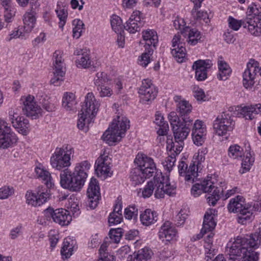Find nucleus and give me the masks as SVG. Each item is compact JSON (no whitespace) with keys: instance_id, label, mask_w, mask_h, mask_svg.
Listing matches in <instances>:
<instances>
[{"instance_id":"obj_36","label":"nucleus","mask_w":261,"mask_h":261,"mask_svg":"<svg viewBox=\"0 0 261 261\" xmlns=\"http://www.w3.org/2000/svg\"><path fill=\"white\" fill-rule=\"evenodd\" d=\"M35 12L31 10L26 12L23 15L24 29L27 32H30L34 28L36 21Z\"/></svg>"},{"instance_id":"obj_54","label":"nucleus","mask_w":261,"mask_h":261,"mask_svg":"<svg viewBox=\"0 0 261 261\" xmlns=\"http://www.w3.org/2000/svg\"><path fill=\"white\" fill-rule=\"evenodd\" d=\"M109 79L108 77L107 73L104 72L97 73L96 77L94 79V84L98 87L103 86L102 84L108 82Z\"/></svg>"},{"instance_id":"obj_43","label":"nucleus","mask_w":261,"mask_h":261,"mask_svg":"<svg viewBox=\"0 0 261 261\" xmlns=\"http://www.w3.org/2000/svg\"><path fill=\"white\" fill-rule=\"evenodd\" d=\"M81 56L76 60V65L78 67L87 68L91 66V60L89 53L81 51Z\"/></svg>"},{"instance_id":"obj_38","label":"nucleus","mask_w":261,"mask_h":261,"mask_svg":"<svg viewBox=\"0 0 261 261\" xmlns=\"http://www.w3.org/2000/svg\"><path fill=\"white\" fill-rule=\"evenodd\" d=\"M73 241L70 238L64 240L63 246L61 249V254L63 259H67L72 254L73 251Z\"/></svg>"},{"instance_id":"obj_7","label":"nucleus","mask_w":261,"mask_h":261,"mask_svg":"<svg viewBox=\"0 0 261 261\" xmlns=\"http://www.w3.org/2000/svg\"><path fill=\"white\" fill-rule=\"evenodd\" d=\"M204 179L201 183H197L193 186L191 193L197 197L202 193H207L206 199L210 205L215 206L223 193V190L220 187H215L211 179Z\"/></svg>"},{"instance_id":"obj_13","label":"nucleus","mask_w":261,"mask_h":261,"mask_svg":"<svg viewBox=\"0 0 261 261\" xmlns=\"http://www.w3.org/2000/svg\"><path fill=\"white\" fill-rule=\"evenodd\" d=\"M17 141V137L9 124L0 120V147L6 149L12 147Z\"/></svg>"},{"instance_id":"obj_29","label":"nucleus","mask_w":261,"mask_h":261,"mask_svg":"<svg viewBox=\"0 0 261 261\" xmlns=\"http://www.w3.org/2000/svg\"><path fill=\"white\" fill-rule=\"evenodd\" d=\"M142 38L144 43V47L155 49L159 41L157 32L151 29H147L142 32Z\"/></svg>"},{"instance_id":"obj_39","label":"nucleus","mask_w":261,"mask_h":261,"mask_svg":"<svg viewBox=\"0 0 261 261\" xmlns=\"http://www.w3.org/2000/svg\"><path fill=\"white\" fill-rule=\"evenodd\" d=\"M246 19L250 18L252 20L261 21V8L254 3L248 8Z\"/></svg>"},{"instance_id":"obj_33","label":"nucleus","mask_w":261,"mask_h":261,"mask_svg":"<svg viewBox=\"0 0 261 261\" xmlns=\"http://www.w3.org/2000/svg\"><path fill=\"white\" fill-rule=\"evenodd\" d=\"M158 219V214L154 211L146 209L140 215V220L142 224L145 226H150L155 223Z\"/></svg>"},{"instance_id":"obj_48","label":"nucleus","mask_w":261,"mask_h":261,"mask_svg":"<svg viewBox=\"0 0 261 261\" xmlns=\"http://www.w3.org/2000/svg\"><path fill=\"white\" fill-rule=\"evenodd\" d=\"M152 254L153 252L150 248L148 247H144L138 250L136 255H137L141 260L149 261Z\"/></svg>"},{"instance_id":"obj_63","label":"nucleus","mask_w":261,"mask_h":261,"mask_svg":"<svg viewBox=\"0 0 261 261\" xmlns=\"http://www.w3.org/2000/svg\"><path fill=\"white\" fill-rule=\"evenodd\" d=\"M194 96L197 101H205V95L204 91L198 87L194 91Z\"/></svg>"},{"instance_id":"obj_18","label":"nucleus","mask_w":261,"mask_h":261,"mask_svg":"<svg viewBox=\"0 0 261 261\" xmlns=\"http://www.w3.org/2000/svg\"><path fill=\"white\" fill-rule=\"evenodd\" d=\"M46 216H50L54 221L61 226L68 225L72 220L69 212L64 208H58L54 210L53 208L48 207L44 211Z\"/></svg>"},{"instance_id":"obj_44","label":"nucleus","mask_w":261,"mask_h":261,"mask_svg":"<svg viewBox=\"0 0 261 261\" xmlns=\"http://www.w3.org/2000/svg\"><path fill=\"white\" fill-rule=\"evenodd\" d=\"M228 154L233 159H241L243 155V149L237 144L232 145L229 147Z\"/></svg>"},{"instance_id":"obj_61","label":"nucleus","mask_w":261,"mask_h":261,"mask_svg":"<svg viewBox=\"0 0 261 261\" xmlns=\"http://www.w3.org/2000/svg\"><path fill=\"white\" fill-rule=\"evenodd\" d=\"M97 90L99 91L100 97H110L113 94V91L110 87L103 85L98 87Z\"/></svg>"},{"instance_id":"obj_1","label":"nucleus","mask_w":261,"mask_h":261,"mask_svg":"<svg viewBox=\"0 0 261 261\" xmlns=\"http://www.w3.org/2000/svg\"><path fill=\"white\" fill-rule=\"evenodd\" d=\"M260 244L259 236L257 233L251 234L246 237H238L231 244L229 248L230 255L241 257L242 261H258V253L254 250L257 248Z\"/></svg>"},{"instance_id":"obj_34","label":"nucleus","mask_w":261,"mask_h":261,"mask_svg":"<svg viewBox=\"0 0 261 261\" xmlns=\"http://www.w3.org/2000/svg\"><path fill=\"white\" fill-rule=\"evenodd\" d=\"M219 73L217 77L219 80L225 81L230 76L231 69L229 65L220 57L218 61Z\"/></svg>"},{"instance_id":"obj_4","label":"nucleus","mask_w":261,"mask_h":261,"mask_svg":"<svg viewBox=\"0 0 261 261\" xmlns=\"http://www.w3.org/2000/svg\"><path fill=\"white\" fill-rule=\"evenodd\" d=\"M100 106L99 102L95 99L92 93H88L82 105L77 123V127L87 132L88 125L95 118Z\"/></svg>"},{"instance_id":"obj_57","label":"nucleus","mask_w":261,"mask_h":261,"mask_svg":"<svg viewBox=\"0 0 261 261\" xmlns=\"http://www.w3.org/2000/svg\"><path fill=\"white\" fill-rule=\"evenodd\" d=\"M14 193V189L12 187L4 186L0 188V199L8 198Z\"/></svg>"},{"instance_id":"obj_51","label":"nucleus","mask_w":261,"mask_h":261,"mask_svg":"<svg viewBox=\"0 0 261 261\" xmlns=\"http://www.w3.org/2000/svg\"><path fill=\"white\" fill-rule=\"evenodd\" d=\"M123 233V229L121 228H117L111 229L109 235L112 240L114 241L115 243H118L120 241Z\"/></svg>"},{"instance_id":"obj_12","label":"nucleus","mask_w":261,"mask_h":261,"mask_svg":"<svg viewBox=\"0 0 261 261\" xmlns=\"http://www.w3.org/2000/svg\"><path fill=\"white\" fill-rule=\"evenodd\" d=\"M63 52L56 50L53 54L54 77L50 80L51 84L60 86L63 81L65 74V64L63 59Z\"/></svg>"},{"instance_id":"obj_49","label":"nucleus","mask_w":261,"mask_h":261,"mask_svg":"<svg viewBox=\"0 0 261 261\" xmlns=\"http://www.w3.org/2000/svg\"><path fill=\"white\" fill-rule=\"evenodd\" d=\"M138 214V208L135 205H129L124 210V217L128 220L136 219Z\"/></svg>"},{"instance_id":"obj_19","label":"nucleus","mask_w":261,"mask_h":261,"mask_svg":"<svg viewBox=\"0 0 261 261\" xmlns=\"http://www.w3.org/2000/svg\"><path fill=\"white\" fill-rule=\"evenodd\" d=\"M87 194L89 207L92 209H94L97 206L101 197L98 182L94 177L91 179Z\"/></svg>"},{"instance_id":"obj_42","label":"nucleus","mask_w":261,"mask_h":261,"mask_svg":"<svg viewBox=\"0 0 261 261\" xmlns=\"http://www.w3.org/2000/svg\"><path fill=\"white\" fill-rule=\"evenodd\" d=\"M200 8L193 7L191 11V15L193 18L197 20H203L206 23L210 21L209 16L206 11L199 10Z\"/></svg>"},{"instance_id":"obj_45","label":"nucleus","mask_w":261,"mask_h":261,"mask_svg":"<svg viewBox=\"0 0 261 261\" xmlns=\"http://www.w3.org/2000/svg\"><path fill=\"white\" fill-rule=\"evenodd\" d=\"M72 25L74 26L73 28V37L78 39L82 35L83 31L85 29L84 24L83 21L80 19H75L72 21Z\"/></svg>"},{"instance_id":"obj_30","label":"nucleus","mask_w":261,"mask_h":261,"mask_svg":"<svg viewBox=\"0 0 261 261\" xmlns=\"http://www.w3.org/2000/svg\"><path fill=\"white\" fill-rule=\"evenodd\" d=\"M181 35L187 38V41L191 45H196L201 39L200 32L195 28L185 27L181 31Z\"/></svg>"},{"instance_id":"obj_28","label":"nucleus","mask_w":261,"mask_h":261,"mask_svg":"<svg viewBox=\"0 0 261 261\" xmlns=\"http://www.w3.org/2000/svg\"><path fill=\"white\" fill-rule=\"evenodd\" d=\"M95 168L98 176H109L111 166L108 156H101L99 157L96 161Z\"/></svg>"},{"instance_id":"obj_22","label":"nucleus","mask_w":261,"mask_h":261,"mask_svg":"<svg viewBox=\"0 0 261 261\" xmlns=\"http://www.w3.org/2000/svg\"><path fill=\"white\" fill-rule=\"evenodd\" d=\"M181 36L177 34L175 35L172 39V47L171 54L179 63H182L185 61L186 50L184 46L185 43L181 41Z\"/></svg>"},{"instance_id":"obj_23","label":"nucleus","mask_w":261,"mask_h":261,"mask_svg":"<svg viewBox=\"0 0 261 261\" xmlns=\"http://www.w3.org/2000/svg\"><path fill=\"white\" fill-rule=\"evenodd\" d=\"M213 64L210 60H199L194 62L192 68L195 70V78L198 81H202L207 78V69Z\"/></svg>"},{"instance_id":"obj_58","label":"nucleus","mask_w":261,"mask_h":261,"mask_svg":"<svg viewBox=\"0 0 261 261\" xmlns=\"http://www.w3.org/2000/svg\"><path fill=\"white\" fill-rule=\"evenodd\" d=\"M250 155V153H249V155H248L247 154L246 158L243 159L242 161V167L244 170L243 172L249 171L250 170V166L252 165V163L254 162V159L251 158Z\"/></svg>"},{"instance_id":"obj_32","label":"nucleus","mask_w":261,"mask_h":261,"mask_svg":"<svg viewBox=\"0 0 261 261\" xmlns=\"http://www.w3.org/2000/svg\"><path fill=\"white\" fill-rule=\"evenodd\" d=\"M35 172L38 178L40 179L47 188H51L54 186L53 179L49 171L43 168L37 167Z\"/></svg>"},{"instance_id":"obj_2","label":"nucleus","mask_w":261,"mask_h":261,"mask_svg":"<svg viewBox=\"0 0 261 261\" xmlns=\"http://www.w3.org/2000/svg\"><path fill=\"white\" fill-rule=\"evenodd\" d=\"M154 189V196L156 198H163L165 194L173 196L176 193V187L171 185L169 178H165L161 173L156 174L153 179L147 182L142 189V196L144 198L150 197Z\"/></svg>"},{"instance_id":"obj_41","label":"nucleus","mask_w":261,"mask_h":261,"mask_svg":"<svg viewBox=\"0 0 261 261\" xmlns=\"http://www.w3.org/2000/svg\"><path fill=\"white\" fill-rule=\"evenodd\" d=\"M130 180L135 185L143 183L147 177L145 174L141 171L138 167L133 169L130 174Z\"/></svg>"},{"instance_id":"obj_3","label":"nucleus","mask_w":261,"mask_h":261,"mask_svg":"<svg viewBox=\"0 0 261 261\" xmlns=\"http://www.w3.org/2000/svg\"><path fill=\"white\" fill-rule=\"evenodd\" d=\"M168 119L172 127L175 142H173L172 139H167V149L171 152V154L176 155L182 150L184 145V141L188 136L190 129L186 127L181 128L177 125L178 119L174 112L169 113Z\"/></svg>"},{"instance_id":"obj_52","label":"nucleus","mask_w":261,"mask_h":261,"mask_svg":"<svg viewBox=\"0 0 261 261\" xmlns=\"http://www.w3.org/2000/svg\"><path fill=\"white\" fill-rule=\"evenodd\" d=\"M192 133H199L200 134H205L206 126L204 122L200 120H196L193 124L192 129Z\"/></svg>"},{"instance_id":"obj_37","label":"nucleus","mask_w":261,"mask_h":261,"mask_svg":"<svg viewBox=\"0 0 261 261\" xmlns=\"http://www.w3.org/2000/svg\"><path fill=\"white\" fill-rule=\"evenodd\" d=\"M76 105L75 95L71 92L64 93L62 98V106L66 111L73 110Z\"/></svg>"},{"instance_id":"obj_17","label":"nucleus","mask_w":261,"mask_h":261,"mask_svg":"<svg viewBox=\"0 0 261 261\" xmlns=\"http://www.w3.org/2000/svg\"><path fill=\"white\" fill-rule=\"evenodd\" d=\"M258 62L250 60L247 64V68L243 73V85L246 89H251L255 84L257 73Z\"/></svg>"},{"instance_id":"obj_35","label":"nucleus","mask_w":261,"mask_h":261,"mask_svg":"<svg viewBox=\"0 0 261 261\" xmlns=\"http://www.w3.org/2000/svg\"><path fill=\"white\" fill-rule=\"evenodd\" d=\"M244 28H247L249 32L256 37L261 36L260 21L252 20L250 18L246 19Z\"/></svg>"},{"instance_id":"obj_46","label":"nucleus","mask_w":261,"mask_h":261,"mask_svg":"<svg viewBox=\"0 0 261 261\" xmlns=\"http://www.w3.org/2000/svg\"><path fill=\"white\" fill-rule=\"evenodd\" d=\"M111 24L112 29L116 33L121 32L122 30V21L120 17L116 15H113L111 19Z\"/></svg>"},{"instance_id":"obj_24","label":"nucleus","mask_w":261,"mask_h":261,"mask_svg":"<svg viewBox=\"0 0 261 261\" xmlns=\"http://www.w3.org/2000/svg\"><path fill=\"white\" fill-rule=\"evenodd\" d=\"M142 13L139 11H134L124 25V28L130 33H135L140 30V27L143 25L142 21Z\"/></svg>"},{"instance_id":"obj_60","label":"nucleus","mask_w":261,"mask_h":261,"mask_svg":"<svg viewBox=\"0 0 261 261\" xmlns=\"http://www.w3.org/2000/svg\"><path fill=\"white\" fill-rule=\"evenodd\" d=\"M122 219V215L115 214V213H111L109 217L108 222L110 226L119 224Z\"/></svg>"},{"instance_id":"obj_9","label":"nucleus","mask_w":261,"mask_h":261,"mask_svg":"<svg viewBox=\"0 0 261 261\" xmlns=\"http://www.w3.org/2000/svg\"><path fill=\"white\" fill-rule=\"evenodd\" d=\"M76 172H71L68 169L63 170L60 173L61 186L71 192H79L83 187L85 181Z\"/></svg>"},{"instance_id":"obj_10","label":"nucleus","mask_w":261,"mask_h":261,"mask_svg":"<svg viewBox=\"0 0 261 261\" xmlns=\"http://www.w3.org/2000/svg\"><path fill=\"white\" fill-rule=\"evenodd\" d=\"M73 150L68 145L65 148H57L50 159V164L53 168L58 170L67 168L71 165V154Z\"/></svg>"},{"instance_id":"obj_20","label":"nucleus","mask_w":261,"mask_h":261,"mask_svg":"<svg viewBox=\"0 0 261 261\" xmlns=\"http://www.w3.org/2000/svg\"><path fill=\"white\" fill-rule=\"evenodd\" d=\"M138 92L142 102L145 103L154 100L158 92L151 81L149 79H145L142 81Z\"/></svg>"},{"instance_id":"obj_16","label":"nucleus","mask_w":261,"mask_h":261,"mask_svg":"<svg viewBox=\"0 0 261 261\" xmlns=\"http://www.w3.org/2000/svg\"><path fill=\"white\" fill-rule=\"evenodd\" d=\"M22 112L32 119L38 118L42 115V109L34 100L33 96L29 95L24 98Z\"/></svg>"},{"instance_id":"obj_55","label":"nucleus","mask_w":261,"mask_h":261,"mask_svg":"<svg viewBox=\"0 0 261 261\" xmlns=\"http://www.w3.org/2000/svg\"><path fill=\"white\" fill-rule=\"evenodd\" d=\"M207 153L206 149L199 150L195 161L192 164H195L196 167V170L198 171V169L201 163L205 160V154Z\"/></svg>"},{"instance_id":"obj_15","label":"nucleus","mask_w":261,"mask_h":261,"mask_svg":"<svg viewBox=\"0 0 261 261\" xmlns=\"http://www.w3.org/2000/svg\"><path fill=\"white\" fill-rule=\"evenodd\" d=\"M134 163L138 166L147 177H150L156 174V168L153 160L146 155L138 153Z\"/></svg>"},{"instance_id":"obj_27","label":"nucleus","mask_w":261,"mask_h":261,"mask_svg":"<svg viewBox=\"0 0 261 261\" xmlns=\"http://www.w3.org/2000/svg\"><path fill=\"white\" fill-rule=\"evenodd\" d=\"M159 238L162 241H170L177 234L176 229L172 226L171 222L166 221L161 226L158 233Z\"/></svg>"},{"instance_id":"obj_14","label":"nucleus","mask_w":261,"mask_h":261,"mask_svg":"<svg viewBox=\"0 0 261 261\" xmlns=\"http://www.w3.org/2000/svg\"><path fill=\"white\" fill-rule=\"evenodd\" d=\"M48 188L39 187L35 192L28 191L25 195L27 203L37 206L46 202L50 196Z\"/></svg>"},{"instance_id":"obj_56","label":"nucleus","mask_w":261,"mask_h":261,"mask_svg":"<svg viewBox=\"0 0 261 261\" xmlns=\"http://www.w3.org/2000/svg\"><path fill=\"white\" fill-rule=\"evenodd\" d=\"M175 155L174 154H171L165 159V162L163 163L164 168L169 172H170L172 167L174 166L175 162Z\"/></svg>"},{"instance_id":"obj_40","label":"nucleus","mask_w":261,"mask_h":261,"mask_svg":"<svg viewBox=\"0 0 261 261\" xmlns=\"http://www.w3.org/2000/svg\"><path fill=\"white\" fill-rule=\"evenodd\" d=\"M90 164L88 161H84L76 164L74 172L78 173L80 177L85 182L88 174L87 171L90 169Z\"/></svg>"},{"instance_id":"obj_64","label":"nucleus","mask_w":261,"mask_h":261,"mask_svg":"<svg viewBox=\"0 0 261 261\" xmlns=\"http://www.w3.org/2000/svg\"><path fill=\"white\" fill-rule=\"evenodd\" d=\"M108 247V245L106 242L103 243L99 249L100 257L103 258H106L107 256L111 255L108 252H106L107 249Z\"/></svg>"},{"instance_id":"obj_31","label":"nucleus","mask_w":261,"mask_h":261,"mask_svg":"<svg viewBox=\"0 0 261 261\" xmlns=\"http://www.w3.org/2000/svg\"><path fill=\"white\" fill-rule=\"evenodd\" d=\"M261 113V103L247 106L241 109V114L247 120H253L257 114Z\"/></svg>"},{"instance_id":"obj_53","label":"nucleus","mask_w":261,"mask_h":261,"mask_svg":"<svg viewBox=\"0 0 261 261\" xmlns=\"http://www.w3.org/2000/svg\"><path fill=\"white\" fill-rule=\"evenodd\" d=\"M56 12L57 16L60 20L59 27L60 28L63 29L66 22V19L68 16L67 11L64 9H62L60 10H56Z\"/></svg>"},{"instance_id":"obj_21","label":"nucleus","mask_w":261,"mask_h":261,"mask_svg":"<svg viewBox=\"0 0 261 261\" xmlns=\"http://www.w3.org/2000/svg\"><path fill=\"white\" fill-rule=\"evenodd\" d=\"M178 168L179 175L184 177L185 181L193 183L197 179L198 172L196 170L195 164L191 163L188 168V165L185 162L181 161L178 164Z\"/></svg>"},{"instance_id":"obj_50","label":"nucleus","mask_w":261,"mask_h":261,"mask_svg":"<svg viewBox=\"0 0 261 261\" xmlns=\"http://www.w3.org/2000/svg\"><path fill=\"white\" fill-rule=\"evenodd\" d=\"M229 27L234 31H238L241 26L244 28L246 19L238 20L231 16H229L228 19Z\"/></svg>"},{"instance_id":"obj_26","label":"nucleus","mask_w":261,"mask_h":261,"mask_svg":"<svg viewBox=\"0 0 261 261\" xmlns=\"http://www.w3.org/2000/svg\"><path fill=\"white\" fill-rule=\"evenodd\" d=\"M216 225V222L214 220V216L212 214L206 213L204 216L202 228L200 232L193 237L194 241L200 239L203 236L207 233V232L213 230Z\"/></svg>"},{"instance_id":"obj_25","label":"nucleus","mask_w":261,"mask_h":261,"mask_svg":"<svg viewBox=\"0 0 261 261\" xmlns=\"http://www.w3.org/2000/svg\"><path fill=\"white\" fill-rule=\"evenodd\" d=\"M10 118L13 126L17 129L19 133L23 135H27L29 133L30 124L28 119L23 116H17L16 114L10 115Z\"/></svg>"},{"instance_id":"obj_62","label":"nucleus","mask_w":261,"mask_h":261,"mask_svg":"<svg viewBox=\"0 0 261 261\" xmlns=\"http://www.w3.org/2000/svg\"><path fill=\"white\" fill-rule=\"evenodd\" d=\"M205 135L195 133H192L194 143L197 146L201 145L204 142V136Z\"/></svg>"},{"instance_id":"obj_47","label":"nucleus","mask_w":261,"mask_h":261,"mask_svg":"<svg viewBox=\"0 0 261 261\" xmlns=\"http://www.w3.org/2000/svg\"><path fill=\"white\" fill-rule=\"evenodd\" d=\"M154 49L150 47H145V51L142 54L141 59L139 60L140 64L143 67H146L150 62V56L152 55Z\"/></svg>"},{"instance_id":"obj_11","label":"nucleus","mask_w":261,"mask_h":261,"mask_svg":"<svg viewBox=\"0 0 261 261\" xmlns=\"http://www.w3.org/2000/svg\"><path fill=\"white\" fill-rule=\"evenodd\" d=\"M234 126L235 122L233 120L231 113L227 112L219 115L213 124L216 133L220 136H223L228 132H231Z\"/></svg>"},{"instance_id":"obj_8","label":"nucleus","mask_w":261,"mask_h":261,"mask_svg":"<svg viewBox=\"0 0 261 261\" xmlns=\"http://www.w3.org/2000/svg\"><path fill=\"white\" fill-rule=\"evenodd\" d=\"M174 100L176 103V111L179 114L178 116L176 113L174 112L178 119L177 125L180 127H186L191 130L193 121V119L189 116L192 110V105L188 101L183 99L181 96H175Z\"/></svg>"},{"instance_id":"obj_59","label":"nucleus","mask_w":261,"mask_h":261,"mask_svg":"<svg viewBox=\"0 0 261 261\" xmlns=\"http://www.w3.org/2000/svg\"><path fill=\"white\" fill-rule=\"evenodd\" d=\"M16 10L15 8L11 7V8L5 9L4 17L5 20L7 22H10L12 21L15 15Z\"/></svg>"},{"instance_id":"obj_5","label":"nucleus","mask_w":261,"mask_h":261,"mask_svg":"<svg viewBox=\"0 0 261 261\" xmlns=\"http://www.w3.org/2000/svg\"><path fill=\"white\" fill-rule=\"evenodd\" d=\"M227 209L230 213H238V223L244 224L251 219L254 212L258 211V205H252L246 203L245 199L241 196L238 195L230 200L227 205Z\"/></svg>"},{"instance_id":"obj_6","label":"nucleus","mask_w":261,"mask_h":261,"mask_svg":"<svg viewBox=\"0 0 261 261\" xmlns=\"http://www.w3.org/2000/svg\"><path fill=\"white\" fill-rule=\"evenodd\" d=\"M129 121L125 117L118 116L114 119L108 129L104 133L102 138L109 145H113L120 141L127 129L129 127Z\"/></svg>"}]
</instances>
